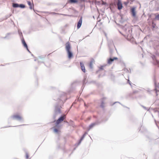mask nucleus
Listing matches in <instances>:
<instances>
[{
	"mask_svg": "<svg viewBox=\"0 0 159 159\" xmlns=\"http://www.w3.org/2000/svg\"><path fill=\"white\" fill-rule=\"evenodd\" d=\"M66 48L67 52L68 58L70 59L71 58L73 57V54L70 51V46L69 42L66 43Z\"/></svg>",
	"mask_w": 159,
	"mask_h": 159,
	"instance_id": "obj_1",
	"label": "nucleus"
},
{
	"mask_svg": "<svg viewBox=\"0 0 159 159\" xmlns=\"http://www.w3.org/2000/svg\"><path fill=\"white\" fill-rule=\"evenodd\" d=\"M11 118L13 120H20L22 119L21 116L20 115L17 114L13 115L11 117Z\"/></svg>",
	"mask_w": 159,
	"mask_h": 159,
	"instance_id": "obj_2",
	"label": "nucleus"
},
{
	"mask_svg": "<svg viewBox=\"0 0 159 159\" xmlns=\"http://www.w3.org/2000/svg\"><path fill=\"white\" fill-rule=\"evenodd\" d=\"M66 118V116L65 115L60 117L56 121V124L58 125L62 122Z\"/></svg>",
	"mask_w": 159,
	"mask_h": 159,
	"instance_id": "obj_3",
	"label": "nucleus"
},
{
	"mask_svg": "<svg viewBox=\"0 0 159 159\" xmlns=\"http://www.w3.org/2000/svg\"><path fill=\"white\" fill-rule=\"evenodd\" d=\"M117 8L118 10H120L122 8V4L120 0H118L117 3Z\"/></svg>",
	"mask_w": 159,
	"mask_h": 159,
	"instance_id": "obj_4",
	"label": "nucleus"
},
{
	"mask_svg": "<svg viewBox=\"0 0 159 159\" xmlns=\"http://www.w3.org/2000/svg\"><path fill=\"white\" fill-rule=\"evenodd\" d=\"M80 65L82 71L84 73H85L86 69L84 63L82 62H80Z\"/></svg>",
	"mask_w": 159,
	"mask_h": 159,
	"instance_id": "obj_5",
	"label": "nucleus"
},
{
	"mask_svg": "<svg viewBox=\"0 0 159 159\" xmlns=\"http://www.w3.org/2000/svg\"><path fill=\"white\" fill-rule=\"evenodd\" d=\"M82 22V17H81L79 20L77 24V28L79 29L81 27Z\"/></svg>",
	"mask_w": 159,
	"mask_h": 159,
	"instance_id": "obj_6",
	"label": "nucleus"
},
{
	"mask_svg": "<svg viewBox=\"0 0 159 159\" xmlns=\"http://www.w3.org/2000/svg\"><path fill=\"white\" fill-rule=\"evenodd\" d=\"M118 59V58L116 57H114L113 58H110L108 60V64H111L114 60H117Z\"/></svg>",
	"mask_w": 159,
	"mask_h": 159,
	"instance_id": "obj_7",
	"label": "nucleus"
},
{
	"mask_svg": "<svg viewBox=\"0 0 159 159\" xmlns=\"http://www.w3.org/2000/svg\"><path fill=\"white\" fill-rule=\"evenodd\" d=\"M22 44H23V46H24V47L26 48V49L28 50V46H27V45L26 44V43L25 42V41L24 39V38H23L22 39Z\"/></svg>",
	"mask_w": 159,
	"mask_h": 159,
	"instance_id": "obj_8",
	"label": "nucleus"
},
{
	"mask_svg": "<svg viewBox=\"0 0 159 159\" xmlns=\"http://www.w3.org/2000/svg\"><path fill=\"white\" fill-rule=\"evenodd\" d=\"M131 11L133 16L135 17L136 16V12L135 8H133L131 9Z\"/></svg>",
	"mask_w": 159,
	"mask_h": 159,
	"instance_id": "obj_9",
	"label": "nucleus"
},
{
	"mask_svg": "<svg viewBox=\"0 0 159 159\" xmlns=\"http://www.w3.org/2000/svg\"><path fill=\"white\" fill-rule=\"evenodd\" d=\"M27 3L29 6V7L30 9H32L34 7V5L32 4L30 1H27Z\"/></svg>",
	"mask_w": 159,
	"mask_h": 159,
	"instance_id": "obj_10",
	"label": "nucleus"
},
{
	"mask_svg": "<svg viewBox=\"0 0 159 159\" xmlns=\"http://www.w3.org/2000/svg\"><path fill=\"white\" fill-rule=\"evenodd\" d=\"M94 61L93 60H92L90 61L89 63V66L90 68H92L93 67V64L94 63Z\"/></svg>",
	"mask_w": 159,
	"mask_h": 159,
	"instance_id": "obj_11",
	"label": "nucleus"
},
{
	"mask_svg": "<svg viewBox=\"0 0 159 159\" xmlns=\"http://www.w3.org/2000/svg\"><path fill=\"white\" fill-rule=\"evenodd\" d=\"M96 125V123H93L91 124L89 126V129H90L92 128H93V127H94Z\"/></svg>",
	"mask_w": 159,
	"mask_h": 159,
	"instance_id": "obj_12",
	"label": "nucleus"
},
{
	"mask_svg": "<svg viewBox=\"0 0 159 159\" xmlns=\"http://www.w3.org/2000/svg\"><path fill=\"white\" fill-rule=\"evenodd\" d=\"M13 7H19V5L18 4L13 3Z\"/></svg>",
	"mask_w": 159,
	"mask_h": 159,
	"instance_id": "obj_13",
	"label": "nucleus"
},
{
	"mask_svg": "<svg viewBox=\"0 0 159 159\" xmlns=\"http://www.w3.org/2000/svg\"><path fill=\"white\" fill-rule=\"evenodd\" d=\"M156 90L157 93L158 91L159 92V83H158V87L156 89Z\"/></svg>",
	"mask_w": 159,
	"mask_h": 159,
	"instance_id": "obj_14",
	"label": "nucleus"
},
{
	"mask_svg": "<svg viewBox=\"0 0 159 159\" xmlns=\"http://www.w3.org/2000/svg\"><path fill=\"white\" fill-rule=\"evenodd\" d=\"M137 92V91H134L133 92L130 93L129 95L130 96H131L132 95L136 93Z\"/></svg>",
	"mask_w": 159,
	"mask_h": 159,
	"instance_id": "obj_15",
	"label": "nucleus"
},
{
	"mask_svg": "<svg viewBox=\"0 0 159 159\" xmlns=\"http://www.w3.org/2000/svg\"><path fill=\"white\" fill-rule=\"evenodd\" d=\"M155 19L157 20H159V14L156 16Z\"/></svg>",
	"mask_w": 159,
	"mask_h": 159,
	"instance_id": "obj_16",
	"label": "nucleus"
},
{
	"mask_svg": "<svg viewBox=\"0 0 159 159\" xmlns=\"http://www.w3.org/2000/svg\"><path fill=\"white\" fill-rule=\"evenodd\" d=\"M70 2L72 3H76L77 2L76 0H70Z\"/></svg>",
	"mask_w": 159,
	"mask_h": 159,
	"instance_id": "obj_17",
	"label": "nucleus"
},
{
	"mask_svg": "<svg viewBox=\"0 0 159 159\" xmlns=\"http://www.w3.org/2000/svg\"><path fill=\"white\" fill-rule=\"evenodd\" d=\"M104 103L103 102H102L101 103V106L102 107H104Z\"/></svg>",
	"mask_w": 159,
	"mask_h": 159,
	"instance_id": "obj_18",
	"label": "nucleus"
},
{
	"mask_svg": "<svg viewBox=\"0 0 159 159\" xmlns=\"http://www.w3.org/2000/svg\"><path fill=\"white\" fill-rule=\"evenodd\" d=\"M19 7L21 8H24L25 7V6L23 4H20Z\"/></svg>",
	"mask_w": 159,
	"mask_h": 159,
	"instance_id": "obj_19",
	"label": "nucleus"
},
{
	"mask_svg": "<svg viewBox=\"0 0 159 159\" xmlns=\"http://www.w3.org/2000/svg\"><path fill=\"white\" fill-rule=\"evenodd\" d=\"M58 131H59L57 129H54V132H55L56 133L58 132Z\"/></svg>",
	"mask_w": 159,
	"mask_h": 159,
	"instance_id": "obj_20",
	"label": "nucleus"
},
{
	"mask_svg": "<svg viewBox=\"0 0 159 159\" xmlns=\"http://www.w3.org/2000/svg\"><path fill=\"white\" fill-rule=\"evenodd\" d=\"M29 154L27 153H26V158L27 159H28L29 158Z\"/></svg>",
	"mask_w": 159,
	"mask_h": 159,
	"instance_id": "obj_21",
	"label": "nucleus"
},
{
	"mask_svg": "<svg viewBox=\"0 0 159 159\" xmlns=\"http://www.w3.org/2000/svg\"><path fill=\"white\" fill-rule=\"evenodd\" d=\"M128 3H129V2H124V4H125V5H127L128 4Z\"/></svg>",
	"mask_w": 159,
	"mask_h": 159,
	"instance_id": "obj_22",
	"label": "nucleus"
},
{
	"mask_svg": "<svg viewBox=\"0 0 159 159\" xmlns=\"http://www.w3.org/2000/svg\"><path fill=\"white\" fill-rule=\"evenodd\" d=\"M157 102L158 104H157L159 106V107H158V108L159 109V100L157 101Z\"/></svg>",
	"mask_w": 159,
	"mask_h": 159,
	"instance_id": "obj_23",
	"label": "nucleus"
},
{
	"mask_svg": "<svg viewBox=\"0 0 159 159\" xmlns=\"http://www.w3.org/2000/svg\"><path fill=\"white\" fill-rule=\"evenodd\" d=\"M83 137H82L81 139H80V142H81V141H82V140H83Z\"/></svg>",
	"mask_w": 159,
	"mask_h": 159,
	"instance_id": "obj_24",
	"label": "nucleus"
},
{
	"mask_svg": "<svg viewBox=\"0 0 159 159\" xmlns=\"http://www.w3.org/2000/svg\"><path fill=\"white\" fill-rule=\"evenodd\" d=\"M153 28H154L155 27V26H153Z\"/></svg>",
	"mask_w": 159,
	"mask_h": 159,
	"instance_id": "obj_25",
	"label": "nucleus"
}]
</instances>
